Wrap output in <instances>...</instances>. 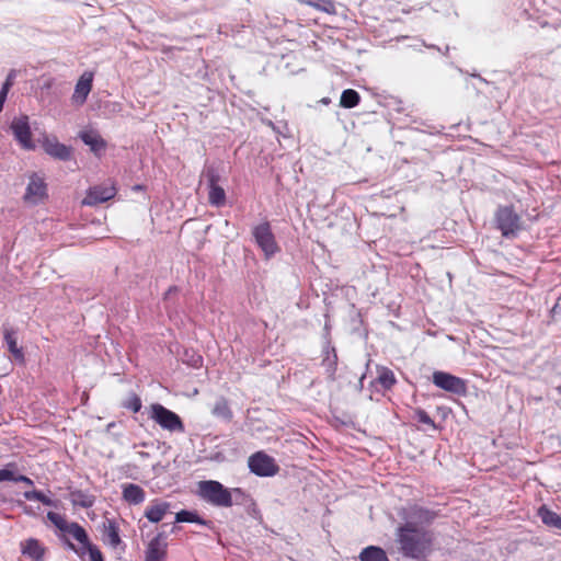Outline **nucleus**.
Masks as SVG:
<instances>
[{"label":"nucleus","instance_id":"obj_1","mask_svg":"<svg viewBox=\"0 0 561 561\" xmlns=\"http://www.w3.org/2000/svg\"><path fill=\"white\" fill-rule=\"evenodd\" d=\"M431 535L412 523H407L398 529V541L404 556L419 558L431 545Z\"/></svg>","mask_w":561,"mask_h":561},{"label":"nucleus","instance_id":"obj_2","mask_svg":"<svg viewBox=\"0 0 561 561\" xmlns=\"http://www.w3.org/2000/svg\"><path fill=\"white\" fill-rule=\"evenodd\" d=\"M198 495L214 506L230 507L233 497L243 496V492L239 488L229 490L215 480H205L198 482Z\"/></svg>","mask_w":561,"mask_h":561},{"label":"nucleus","instance_id":"obj_3","mask_svg":"<svg viewBox=\"0 0 561 561\" xmlns=\"http://www.w3.org/2000/svg\"><path fill=\"white\" fill-rule=\"evenodd\" d=\"M149 416L165 431L183 433L185 430L181 417L160 403L150 405Z\"/></svg>","mask_w":561,"mask_h":561},{"label":"nucleus","instance_id":"obj_4","mask_svg":"<svg viewBox=\"0 0 561 561\" xmlns=\"http://www.w3.org/2000/svg\"><path fill=\"white\" fill-rule=\"evenodd\" d=\"M496 222L497 228L506 238L515 237L522 228L519 216L508 206L499 208L496 211Z\"/></svg>","mask_w":561,"mask_h":561},{"label":"nucleus","instance_id":"obj_5","mask_svg":"<svg viewBox=\"0 0 561 561\" xmlns=\"http://www.w3.org/2000/svg\"><path fill=\"white\" fill-rule=\"evenodd\" d=\"M250 471L259 477H272L279 470L275 459L264 451H257L249 457Z\"/></svg>","mask_w":561,"mask_h":561},{"label":"nucleus","instance_id":"obj_6","mask_svg":"<svg viewBox=\"0 0 561 561\" xmlns=\"http://www.w3.org/2000/svg\"><path fill=\"white\" fill-rule=\"evenodd\" d=\"M432 381L436 387L457 396H463L467 392L466 381L449 373L434 371Z\"/></svg>","mask_w":561,"mask_h":561},{"label":"nucleus","instance_id":"obj_7","mask_svg":"<svg viewBox=\"0 0 561 561\" xmlns=\"http://www.w3.org/2000/svg\"><path fill=\"white\" fill-rule=\"evenodd\" d=\"M10 129L14 139L25 150H34L35 144L32 139V131L28 123L27 115H20L14 117L10 124Z\"/></svg>","mask_w":561,"mask_h":561},{"label":"nucleus","instance_id":"obj_8","mask_svg":"<svg viewBox=\"0 0 561 561\" xmlns=\"http://www.w3.org/2000/svg\"><path fill=\"white\" fill-rule=\"evenodd\" d=\"M253 237L257 245L265 253L266 257L274 255L278 251L277 243L268 222H262L254 227Z\"/></svg>","mask_w":561,"mask_h":561},{"label":"nucleus","instance_id":"obj_9","mask_svg":"<svg viewBox=\"0 0 561 561\" xmlns=\"http://www.w3.org/2000/svg\"><path fill=\"white\" fill-rule=\"evenodd\" d=\"M47 185L45 180L36 173L28 176V183L23 199L31 205H37L47 198Z\"/></svg>","mask_w":561,"mask_h":561},{"label":"nucleus","instance_id":"obj_10","mask_svg":"<svg viewBox=\"0 0 561 561\" xmlns=\"http://www.w3.org/2000/svg\"><path fill=\"white\" fill-rule=\"evenodd\" d=\"M116 194V187L113 183L96 185L87 192L85 197L82 201L83 205L95 206L98 204L112 199Z\"/></svg>","mask_w":561,"mask_h":561},{"label":"nucleus","instance_id":"obj_11","mask_svg":"<svg viewBox=\"0 0 561 561\" xmlns=\"http://www.w3.org/2000/svg\"><path fill=\"white\" fill-rule=\"evenodd\" d=\"M42 146L44 151L55 159L68 161L71 158V149L59 142L56 137L44 136Z\"/></svg>","mask_w":561,"mask_h":561},{"label":"nucleus","instance_id":"obj_12","mask_svg":"<svg viewBox=\"0 0 561 561\" xmlns=\"http://www.w3.org/2000/svg\"><path fill=\"white\" fill-rule=\"evenodd\" d=\"M167 556V541L162 534L152 538L146 550V561H163Z\"/></svg>","mask_w":561,"mask_h":561},{"label":"nucleus","instance_id":"obj_13","mask_svg":"<svg viewBox=\"0 0 561 561\" xmlns=\"http://www.w3.org/2000/svg\"><path fill=\"white\" fill-rule=\"evenodd\" d=\"M93 75L84 72L78 80L75 92L72 94V102L77 105H82L91 92Z\"/></svg>","mask_w":561,"mask_h":561},{"label":"nucleus","instance_id":"obj_14","mask_svg":"<svg viewBox=\"0 0 561 561\" xmlns=\"http://www.w3.org/2000/svg\"><path fill=\"white\" fill-rule=\"evenodd\" d=\"M45 547L35 538H28L21 542V552L33 561H44Z\"/></svg>","mask_w":561,"mask_h":561},{"label":"nucleus","instance_id":"obj_15","mask_svg":"<svg viewBox=\"0 0 561 561\" xmlns=\"http://www.w3.org/2000/svg\"><path fill=\"white\" fill-rule=\"evenodd\" d=\"M170 507V503L156 500L146 508L145 516L151 523H159L167 514L171 513Z\"/></svg>","mask_w":561,"mask_h":561},{"label":"nucleus","instance_id":"obj_16","mask_svg":"<svg viewBox=\"0 0 561 561\" xmlns=\"http://www.w3.org/2000/svg\"><path fill=\"white\" fill-rule=\"evenodd\" d=\"M146 493L141 486L134 483L123 485V499L133 505L140 504L145 501Z\"/></svg>","mask_w":561,"mask_h":561},{"label":"nucleus","instance_id":"obj_17","mask_svg":"<svg viewBox=\"0 0 561 561\" xmlns=\"http://www.w3.org/2000/svg\"><path fill=\"white\" fill-rule=\"evenodd\" d=\"M81 140L90 147V149L98 153L105 149V141L103 138L94 130H84L80 133Z\"/></svg>","mask_w":561,"mask_h":561},{"label":"nucleus","instance_id":"obj_18","mask_svg":"<svg viewBox=\"0 0 561 561\" xmlns=\"http://www.w3.org/2000/svg\"><path fill=\"white\" fill-rule=\"evenodd\" d=\"M538 516L546 526L561 530V514H558L542 505L538 510Z\"/></svg>","mask_w":561,"mask_h":561},{"label":"nucleus","instance_id":"obj_19","mask_svg":"<svg viewBox=\"0 0 561 561\" xmlns=\"http://www.w3.org/2000/svg\"><path fill=\"white\" fill-rule=\"evenodd\" d=\"M104 530H103V539L104 542L110 545L113 548H116L121 543V538L118 534V527L116 526V523L112 519H106L104 523Z\"/></svg>","mask_w":561,"mask_h":561},{"label":"nucleus","instance_id":"obj_20","mask_svg":"<svg viewBox=\"0 0 561 561\" xmlns=\"http://www.w3.org/2000/svg\"><path fill=\"white\" fill-rule=\"evenodd\" d=\"M360 561H389L386 552L380 547L369 546L363 549L359 554Z\"/></svg>","mask_w":561,"mask_h":561},{"label":"nucleus","instance_id":"obj_21","mask_svg":"<svg viewBox=\"0 0 561 561\" xmlns=\"http://www.w3.org/2000/svg\"><path fill=\"white\" fill-rule=\"evenodd\" d=\"M4 341L8 345L9 352L14 356L16 360L23 362L24 360V354L21 347L18 346V341L15 337V333L10 330H4Z\"/></svg>","mask_w":561,"mask_h":561},{"label":"nucleus","instance_id":"obj_22","mask_svg":"<svg viewBox=\"0 0 561 561\" xmlns=\"http://www.w3.org/2000/svg\"><path fill=\"white\" fill-rule=\"evenodd\" d=\"M211 413L214 416L222 419L225 421H230L232 419V412L229 408V404L226 399L221 398L216 401Z\"/></svg>","mask_w":561,"mask_h":561},{"label":"nucleus","instance_id":"obj_23","mask_svg":"<svg viewBox=\"0 0 561 561\" xmlns=\"http://www.w3.org/2000/svg\"><path fill=\"white\" fill-rule=\"evenodd\" d=\"M67 534L70 535L73 539H76L79 543H81L84 548L89 547L90 541L87 531L78 523H70Z\"/></svg>","mask_w":561,"mask_h":561},{"label":"nucleus","instance_id":"obj_24","mask_svg":"<svg viewBox=\"0 0 561 561\" xmlns=\"http://www.w3.org/2000/svg\"><path fill=\"white\" fill-rule=\"evenodd\" d=\"M208 201L213 206L220 207L226 203V193L225 190L219 186H210L208 187Z\"/></svg>","mask_w":561,"mask_h":561},{"label":"nucleus","instance_id":"obj_25","mask_svg":"<svg viewBox=\"0 0 561 561\" xmlns=\"http://www.w3.org/2000/svg\"><path fill=\"white\" fill-rule=\"evenodd\" d=\"M359 101V94L353 89H347L342 92L340 105L345 108H352L355 107Z\"/></svg>","mask_w":561,"mask_h":561},{"label":"nucleus","instance_id":"obj_26","mask_svg":"<svg viewBox=\"0 0 561 561\" xmlns=\"http://www.w3.org/2000/svg\"><path fill=\"white\" fill-rule=\"evenodd\" d=\"M176 523H197L201 525H207L208 523L201 518L195 512L191 511H180L175 514Z\"/></svg>","mask_w":561,"mask_h":561},{"label":"nucleus","instance_id":"obj_27","mask_svg":"<svg viewBox=\"0 0 561 561\" xmlns=\"http://www.w3.org/2000/svg\"><path fill=\"white\" fill-rule=\"evenodd\" d=\"M71 502L73 505L89 508L93 505L94 499L82 491H75L71 493Z\"/></svg>","mask_w":561,"mask_h":561},{"label":"nucleus","instance_id":"obj_28","mask_svg":"<svg viewBox=\"0 0 561 561\" xmlns=\"http://www.w3.org/2000/svg\"><path fill=\"white\" fill-rule=\"evenodd\" d=\"M378 382L385 388L390 389L396 383L393 373L388 368H382L378 375Z\"/></svg>","mask_w":561,"mask_h":561},{"label":"nucleus","instance_id":"obj_29","mask_svg":"<svg viewBox=\"0 0 561 561\" xmlns=\"http://www.w3.org/2000/svg\"><path fill=\"white\" fill-rule=\"evenodd\" d=\"M336 362H337V356L334 351H333L332 356H330V354L328 353L327 357L322 362V364L325 367V370L328 373V377L331 380L335 379Z\"/></svg>","mask_w":561,"mask_h":561},{"label":"nucleus","instance_id":"obj_30","mask_svg":"<svg viewBox=\"0 0 561 561\" xmlns=\"http://www.w3.org/2000/svg\"><path fill=\"white\" fill-rule=\"evenodd\" d=\"M24 497L28 501H39L44 505H47V506H55L54 501L51 499H49L48 496H46L41 491H36V490L27 491L24 493Z\"/></svg>","mask_w":561,"mask_h":561},{"label":"nucleus","instance_id":"obj_31","mask_svg":"<svg viewBox=\"0 0 561 561\" xmlns=\"http://www.w3.org/2000/svg\"><path fill=\"white\" fill-rule=\"evenodd\" d=\"M203 176L206 179L208 187L218 185L220 181V174L214 167H207L203 172Z\"/></svg>","mask_w":561,"mask_h":561},{"label":"nucleus","instance_id":"obj_32","mask_svg":"<svg viewBox=\"0 0 561 561\" xmlns=\"http://www.w3.org/2000/svg\"><path fill=\"white\" fill-rule=\"evenodd\" d=\"M123 405L126 409H129L134 412H138L141 409V400L137 394L131 393L123 403Z\"/></svg>","mask_w":561,"mask_h":561},{"label":"nucleus","instance_id":"obj_33","mask_svg":"<svg viewBox=\"0 0 561 561\" xmlns=\"http://www.w3.org/2000/svg\"><path fill=\"white\" fill-rule=\"evenodd\" d=\"M13 469V463H9L5 468L0 469V482L16 480V474Z\"/></svg>","mask_w":561,"mask_h":561},{"label":"nucleus","instance_id":"obj_34","mask_svg":"<svg viewBox=\"0 0 561 561\" xmlns=\"http://www.w3.org/2000/svg\"><path fill=\"white\" fill-rule=\"evenodd\" d=\"M47 518L57 527L59 528L60 526L64 525V523L67 520L64 516H61L60 514L58 513H55V512H48L47 513Z\"/></svg>","mask_w":561,"mask_h":561},{"label":"nucleus","instance_id":"obj_35","mask_svg":"<svg viewBox=\"0 0 561 561\" xmlns=\"http://www.w3.org/2000/svg\"><path fill=\"white\" fill-rule=\"evenodd\" d=\"M47 518L57 527L59 528L60 526L64 525V523L67 520L64 516H61L60 514L58 513H55V512H48L47 513Z\"/></svg>","mask_w":561,"mask_h":561},{"label":"nucleus","instance_id":"obj_36","mask_svg":"<svg viewBox=\"0 0 561 561\" xmlns=\"http://www.w3.org/2000/svg\"><path fill=\"white\" fill-rule=\"evenodd\" d=\"M415 414H416V419L420 423L435 426L434 421L424 410H417Z\"/></svg>","mask_w":561,"mask_h":561},{"label":"nucleus","instance_id":"obj_37","mask_svg":"<svg viewBox=\"0 0 561 561\" xmlns=\"http://www.w3.org/2000/svg\"><path fill=\"white\" fill-rule=\"evenodd\" d=\"M85 548L89 551L90 561H103L102 554L96 547H94L90 543L89 547H85Z\"/></svg>","mask_w":561,"mask_h":561},{"label":"nucleus","instance_id":"obj_38","mask_svg":"<svg viewBox=\"0 0 561 561\" xmlns=\"http://www.w3.org/2000/svg\"><path fill=\"white\" fill-rule=\"evenodd\" d=\"M15 77V72L12 70L8 77H7V80L4 81V83L2 84V88L1 90L2 91H5V92H9L10 88L12 87L13 84V79Z\"/></svg>","mask_w":561,"mask_h":561},{"label":"nucleus","instance_id":"obj_39","mask_svg":"<svg viewBox=\"0 0 561 561\" xmlns=\"http://www.w3.org/2000/svg\"><path fill=\"white\" fill-rule=\"evenodd\" d=\"M14 482H23L28 485L33 484V481L30 478H27L26 476H22V474L16 476V480H14Z\"/></svg>","mask_w":561,"mask_h":561},{"label":"nucleus","instance_id":"obj_40","mask_svg":"<svg viewBox=\"0 0 561 561\" xmlns=\"http://www.w3.org/2000/svg\"><path fill=\"white\" fill-rule=\"evenodd\" d=\"M7 95H8V92L2 91V90L0 91V112L3 108V104L5 102Z\"/></svg>","mask_w":561,"mask_h":561},{"label":"nucleus","instance_id":"obj_41","mask_svg":"<svg viewBox=\"0 0 561 561\" xmlns=\"http://www.w3.org/2000/svg\"><path fill=\"white\" fill-rule=\"evenodd\" d=\"M334 9V4L332 1H325L324 2V5L322 7V10L327 11V12H331V10Z\"/></svg>","mask_w":561,"mask_h":561},{"label":"nucleus","instance_id":"obj_42","mask_svg":"<svg viewBox=\"0 0 561 561\" xmlns=\"http://www.w3.org/2000/svg\"><path fill=\"white\" fill-rule=\"evenodd\" d=\"M69 526H70V523H69L68 520H66V522L64 523V525H62V526H60L58 529H59L60 531H62V533L67 534V533H68V529H69Z\"/></svg>","mask_w":561,"mask_h":561},{"label":"nucleus","instance_id":"obj_43","mask_svg":"<svg viewBox=\"0 0 561 561\" xmlns=\"http://www.w3.org/2000/svg\"><path fill=\"white\" fill-rule=\"evenodd\" d=\"M68 545L71 549H75V546L71 542H69Z\"/></svg>","mask_w":561,"mask_h":561}]
</instances>
